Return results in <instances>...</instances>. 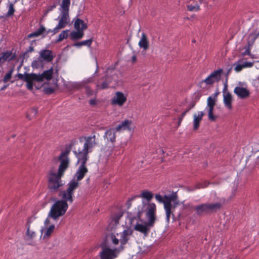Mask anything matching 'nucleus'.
<instances>
[{"label":"nucleus","instance_id":"423d86ee","mask_svg":"<svg viewBox=\"0 0 259 259\" xmlns=\"http://www.w3.org/2000/svg\"><path fill=\"white\" fill-rule=\"evenodd\" d=\"M133 233V231L130 229L124 230L122 233H120V239L116 237L118 236V233L115 232H112L106 235V240L107 241H111L114 245L118 244L119 241L120 242V250H123L124 245L128 242L129 240V236L131 235Z\"/></svg>","mask_w":259,"mask_h":259},{"label":"nucleus","instance_id":"b1692460","mask_svg":"<svg viewBox=\"0 0 259 259\" xmlns=\"http://www.w3.org/2000/svg\"><path fill=\"white\" fill-rule=\"evenodd\" d=\"M61 196L62 198V200H60V201H65L66 202H69V203H72L73 201V193H71L66 190L65 191H63L61 192Z\"/></svg>","mask_w":259,"mask_h":259},{"label":"nucleus","instance_id":"7c9ffc66","mask_svg":"<svg viewBox=\"0 0 259 259\" xmlns=\"http://www.w3.org/2000/svg\"><path fill=\"white\" fill-rule=\"evenodd\" d=\"M93 42V39L90 38L88 40H83L80 42H76L74 44V46L77 47H80L82 46H86L88 47H90Z\"/></svg>","mask_w":259,"mask_h":259},{"label":"nucleus","instance_id":"c85d7f7f","mask_svg":"<svg viewBox=\"0 0 259 259\" xmlns=\"http://www.w3.org/2000/svg\"><path fill=\"white\" fill-rule=\"evenodd\" d=\"M203 1V0H198L199 4L197 2L195 4L189 3L187 6L188 10L189 11H198L200 10L199 4H201Z\"/></svg>","mask_w":259,"mask_h":259},{"label":"nucleus","instance_id":"473e14b6","mask_svg":"<svg viewBox=\"0 0 259 259\" xmlns=\"http://www.w3.org/2000/svg\"><path fill=\"white\" fill-rule=\"evenodd\" d=\"M11 52H6L2 53V55L0 57V64L4 63L7 60L9 59V58L12 56Z\"/></svg>","mask_w":259,"mask_h":259},{"label":"nucleus","instance_id":"de8ad7c7","mask_svg":"<svg viewBox=\"0 0 259 259\" xmlns=\"http://www.w3.org/2000/svg\"><path fill=\"white\" fill-rule=\"evenodd\" d=\"M45 93L47 94H51L54 93V89L51 87L46 88L45 89Z\"/></svg>","mask_w":259,"mask_h":259},{"label":"nucleus","instance_id":"864d4df0","mask_svg":"<svg viewBox=\"0 0 259 259\" xmlns=\"http://www.w3.org/2000/svg\"><path fill=\"white\" fill-rule=\"evenodd\" d=\"M245 51L243 53V55H249L250 54V50L251 49L247 48V47H245Z\"/></svg>","mask_w":259,"mask_h":259},{"label":"nucleus","instance_id":"0eeeda50","mask_svg":"<svg viewBox=\"0 0 259 259\" xmlns=\"http://www.w3.org/2000/svg\"><path fill=\"white\" fill-rule=\"evenodd\" d=\"M74 26L76 31H73L70 33L71 39L76 40L82 38L84 35L83 31L88 28L87 23L82 20L77 18L75 20Z\"/></svg>","mask_w":259,"mask_h":259},{"label":"nucleus","instance_id":"f8f14e48","mask_svg":"<svg viewBox=\"0 0 259 259\" xmlns=\"http://www.w3.org/2000/svg\"><path fill=\"white\" fill-rule=\"evenodd\" d=\"M227 84L226 83L224 85L223 89V102L225 106L229 109H231L232 102V96L231 94L227 91Z\"/></svg>","mask_w":259,"mask_h":259},{"label":"nucleus","instance_id":"e433bc0d","mask_svg":"<svg viewBox=\"0 0 259 259\" xmlns=\"http://www.w3.org/2000/svg\"><path fill=\"white\" fill-rule=\"evenodd\" d=\"M141 196L143 198L146 199L147 200L150 201L153 198V194L151 192H149L148 191H143L141 193Z\"/></svg>","mask_w":259,"mask_h":259},{"label":"nucleus","instance_id":"9b49d317","mask_svg":"<svg viewBox=\"0 0 259 259\" xmlns=\"http://www.w3.org/2000/svg\"><path fill=\"white\" fill-rule=\"evenodd\" d=\"M126 100V96L123 93L117 92L111 100V104L121 107L125 104Z\"/></svg>","mask_w":259,"mask_h":259},{"label":"nucleus","instance_id":"a211bd4d","mask_svg":"<svg viewBox=\"0 0 259 259\" xmlns=\"http://www.w3.org/2000/svg\"><path fill=\"white\" fill-rule=\"evenodd\" d=\"M138 45L139 47L144 51H146L149 49L150 45L149 41L147 35L145 33H142Z\"/></svg>","mask_w":259,"mask_h":259},{"label":"nucleus","instance_id":"9d476101","mask_svg":"<svg viewBox=\"0 0 259 259\" xmlns=\"http://www.w3.org/2000/svg\"><path fill=\"white\" fill-rule=\"evenodd\" d=\"M73 152L77 159V163H79L80 164L85 165L89 158L88 154L90 152L84 150V148L82 149H78L77 151L74 150Z\"/></svg>","mask_w":259,"mask_h":259},{"label":"nucleus","instance_id":"c756f323","mask_svg":"<svg viewBox=\"0 0 259 259\" xmlns=\"http://www.w3.org/2000/svg\"><path fill=\"white\" fill-rule=\"evenodd\" d=\"M45 31V27L43 25H41L40 27L37 30L29 34L28 35V37L31 38L34 37H38L41 35L43 33H44Z\"/></svg>","mask_w":259,"mask_h":259},{"label":"nucleus","instance_id":"393cba45","mask_svg":"<svg viewBox=\"0 0 259 259\" xmlns=\"http://www.w3.org/2000/svg\"><path fill=\"white\" fill-rule=\"evenodd\" d=\"M131 124V121L128 120H125L124 121H122L121 123L117 125L115 130L116 131V132L125 130H130V127Z\"/></svg>","mask_w":259,"mask_h":259},{"label":"nucleus","instance_id":"09e8293b","mask_svg":"<svg viewBox=\"0 0 259 259\" xmlns=\"http://www.w3.org/2000/svg\"><path fill=\"white\" fill-rule=\"evenodd\" d=\"M191 107L190 108H188V109H187L184 112H183L182 114L181 115V116L179 117V119H180V120H182L183 119V118L185 117V116L186 115V114H187V113L188 112H189L190 111V110L191 109Z\"/></svg>","mask_w":259,"mask_h":259},{"label":"nucleus","instance_id":"f257e3e1","mask_svg":"<svg viewBox=\"0 0 259 259\" xmlns=\"http://www.w3.org/2000/svg\"><path fill=\"white\" fill-rule=\"evenodd\" d=\"M73 144L74 143L71 142L64 151L61 152L57 157V160L60 163L57 173L50 171L49 174L48 187L52 191H57L62 186L61 178L69 168L70 163L69 155Z\"/></svg>","mask_w":259,"mask_h":259},{"label":"nucleus","instance_id":"1a4fd4ad","mask_svg":"<svg viewBox=\"0 0 259 259\" xmlns=\"http://www.w3.org/2000/svg\"><path fill=\"white\" fill-rule=\"evenodd\" d=\"M223 73V69L220 68L217 70H214L205 79L203 80L201 83L204 82L207 85H211L215 82H219L221 80Z\"/></svg>","mask_w":259,"mask_h":259},{"label":"nucleus","instance_id":"f03ea898","mask_svg":"<svg viewBox=\"0 0 259 259\" xmlns=\"http://www.w3.org/2000/svg\"><path fill=\"white\" fill-rule=\"evenodd\" d=\"M156 205L153 203H149L147 206L145 213L148 222L145 225L137 224L134 227L135 230L145 234H147L149 231V228L154 226L156 220Z\"/></svg>","mask_w":259,"mask_h":259},{"label":"nucleus","instance_id":"aec40b11","mask_svg":"<svg viewBox=\"0 0 259 259\" xmlns=\"http://www.w3.org/2000/svg\"><path fill=\"white\" fill-rule=\"evenodd\" d=\"M171 202L169 201V199L166 200L165 204L164 205V208L166 214V220L167 223L169 222L170 215L172 214V216H174L172 214V209H175V207L172 206Z\"/></svg>","mask_w":259,"mask_h":259},{"label":"nucleus","instance_id":"4d7b16f0","mask_svg":"<svg viewBox=\"0 0 259 259\" xmlns=\"http://www.w3.org/2000/svg\"><path fill=\"white\" fill-rule=\"evenodd\" d=\"M252 34H253V36L255 37L256 39L258 37H259V31L256 33H252Z\"/></svg>","mask_w":259,"mask_h":259},{"label":"nucleus","instance_id":"bb28decb","mask_svg":"<svg viewBox=\"0 0 259 259\" xmlns=\"http://www.w3.org/2000/svg\"><path fill=\"white\" fill-rule=\"evenodd\" d=\"M53 69L51 68L49 70H46L42 72V74H39L40 76L41 77L42 81L44 79L47 80H50L53 77Z\"/></svg>","mask_w":259,"mask_h":259},{"label":"nucleus","instance_id":"6e6d98bb","mask_svg":"<svg viewBox=\"0 0 259 259\" xmlns=\"http://www.w3.org/2000/svg\"><path fill=\"white\" fill-rule=\"evenodd\" d=\"M90 104L92 106H94L96 104V101L95 99H92L90 100Z\"/></svg>","mask_w":259,"mask_h":259},{"label":"nucleus","instance_id":"ddd939ff","mask_svg":"<svg viewBox=\"0 0 259 259\" xmlns=\"http://www.w3.org/2000/svg\"><path fill=\"white\" fill-rule=\"evenodd\" d=\"M85 142L83 145V148L89 152L92 151V149L96 145V135L84 137Z\"/></svg>","mask_w":259,"mask_h":259},{"label":"nucleus","instance_id":"20e7f679","mask_svg":"<svg viewBox=\"0 0 259 259\" xmlns=\"http://www.w3.org/2000/svg\"><path fill=\"white\" fill-rule=\"evenodd\" d=\"M71 0H62L59 8L60 14L58 16V28H64L70 22L69 15Z\"/></svg>","mask_w":259,"mask_h":259},{"label":"nucleus","instance_id":"a878e982","mask_svg":"<svg viewBox=\"0 0 259 259\" xmlns=\"http://www.w3.org/2000/svg\"><path fill=\"white\" fill-rule=\"evenodd\" d=\"M26 226V240L33 239L36 236V232L34 230L31 229L30 223H27Z\"/></svg>","mask_w":259,"mask_h":259},{"label":"nucleus","instance_id":"dca6fc26","mask_svg":"<svg viewBox=\"0 0 259 259\" xmlns=\"http://www.w3.org/2000/svg\"><path fill=\"white\" fill-rule=\"evenodd\" d=\"M155 198L158 202L162 203L165 205L166 200H168L169 199V201H176L177 199V195L176 193H172L171 195H165L162 197L160 194H156Z\"/></svg>","mask_w":259,"mask_h":259},{"label":"nucleus","instance_id":"39448f33","mask_svg":"<svg viewBox=\"0 0 259 259\" xmlns=\"http://www.w3.org/2000/svg\"><path fill=\"white\" fill-rule=\"evenodd\" d=\"M221 202L204 203L194 206L193 209L198 216H204L217 212L222 207Z\"/></svg>","mask_w":259,"mask_h":259},{"label":"nucleus","instance_id":"680f3d73","mask_svg":"<svg viewBox=\"0 0 259 259\" xmlns=\"http://www.w3.org/2000/svg\"><path fill=\"white\" fill-rule=\"evenodd\" d=\"M34 49H33V48L32 47H29V51L30 52H32L33 51Z\"/></svg>","mask_w":259,"mask_h":259},{"label":"nucleus","instance_id":"7ed1b4c3","mask_svg":"<svg viewBox=\"0 0 259 259\" xmlns=\"http://www.w3.org/2000/svg\"><path fill=\"white\" fill-rule=\"evenodd\" d=\"M68 205L65 201H56L52 206L48 213V217L45 221V225L47 226L50 222V218L56 220L63 216L66 212Z\"/></svg>","mask_w":259,"mask_h":259},{"label":"nucleus","instance_id":"4be33fe9","mask_svg":"<svg viewBox=\"0 0 259 259\" xmlns=\"http://www.w3.org/2000/svg\"><path fill=\"white\" fill-rule=\"evenodd\" d=\"M204 113L203 111H199L198 114H194L193 115V128L194 130H197L200 125V122L201 121Z\"/></svg>","mask_w":259,"mask_h":259},{"label":"nucleus","instance_id":"338daca9","mask_svg":"<svg viewBox=\"0 0 259 259\" xmlns=\"http://www.w3.org/2000/svg\"><path fill=\"white\" fill-rule=\"evenodd\" d=\"M79 26L80 27H82V24H79Z\"/></svg>","mask_w":259,"mask_h":259},{"label":"nucleus","instance_id":"052dcab7","mask_svg":"<svg viewBox=\"0 0 259 259\" xmlns=\"http://www.w3.org/2000/svg\"><path fill=\"white\" fill-rule=\"evenodd\" d=\"M7 87V85H5L4 86H3L2 88H1V91H3L4 90H5Z\"/></svg>","mask_w":259,"mask_h":259},{"label":"nucleus","instance_id":"5701e85b","mask_svg":"<svg viewBox=\"0 0 259 259\" xmlns=\"http://www.w3.org/2000/svg\"><path fill=\"white\" fill-rule=\"evenodd\" d=\"M40 57L45 61L50 62L54 58L52 52L49 50H44L40 52Z\"/></svg>","mask_w":259,"mask_h":259},{"label":"nucleus","instance_id":"69168bd1","mask_svg":"<svg viewBox=\"0 0 259 259\" xmlns=\"http://www.w3.org/2000/svg\"><path fill=\"white\" fill-rule=\"evenodd\" d=\"M230 71H231V68L228 70V74H229V72H230Z\"/></svg>","mask_w":259,"mask_h":259},{"label":"nucleus","instance_id":"6e6552de","mask_svg":"<svg viewBox=\"0 0 259 259\" xmlns=\"http://www.w3.org/2000/svg\"><path fill=\"white\" fill-rule=\"evenodd\" d=\"M102 251L100 253L101 259H114L117 256L116 252L118 251L117 248L111 249L106 246V242H103L101 244Z\"/></svg>","mask_w":259,"mask_h":259},{"label":"nucleus","instance_id":"c03bdc74","mask_svg":"<svg viewBox=\"0 0 259 259\" xmlns=\"http://www.w3.org/2000/svg\"><path fill=\"white\" fill-rule=\"evenodd\" d=\"M15 12V9L14 7V5L12 4H10L9 6V10L7 14V16L10 17L13 15Z\"/></svg>","mask_w":259,"mask_h":259},{"label":"nucleus","instance_id":"49530a36","mask_svg":"<svg viewBox=\"0 0 259 259\" xmlns=\"http://www.w3.org/2000/svg\"><path fill=\"white\" fill-rule=\"evenodd\" d=\"M85 93L88 96H91L93 95L94 91L92 90L89 86H86L85 87Z\"/></svg>","mask_w":259,"mask_h":259},{"label":"nucleus","instance_id":"58836bf2","mask_svg":"<svg viewBox=\"0 0 259 259\" xmlns=\"http://www.w3.org/2000/svg\"><path fill=\"white\" fill-rule=\"evenodd\" d=\"M209 184V183L206 181L199 182L195 186L194 189H199L206 188Z\"/></svg>","mask_w":259,"mask_h":259},{"label":"nucleus","instance_id":"c9c22d12","mask_svg":"<svg viewBox=\"0 0 259 259\" xmlns=\"http://www.w3.org/2000/svg\"><path fill=\"white\" fill-rule=\"evenodd\" d=\"M255 39V37L253 36V34H250L247 40V45L246 47L251 49Z\"/></svg>","mask_w":259,"mask_h":259},{"label":"nucleus","instance_id":"ea45409f","mask_svg":"<svg viewBox=\"0 0 259 259\" xmlns=\"http://www.w3.org/2000/svg\"><path fill=\"white\" fill-rule=\"evenodd\" d=\"M215 105V100L214 98L209 97L207 99V106L206 107H214Z\"/></svg>","mask_w":259,"mask_h":259},{"label":"nucleus","instance_id":"5fc2aeb1","mask_svg":"<svg viewBox=\"0 0 259 259\" xmlns=\"http://www.w3.org/2000/svg\"><path fill=\"white\" fill-rule=\"evenodd\" d=\"M39 62L38 61H34L32 63V66L33 67L37 68L39 66Z\"/></svg>","mask_w":259,"mask_h":259},{"label":"nucleus","instance_id":"4c0bfd02","mask_svg":"<svg viewBox=\"0 0 259 259\" xmlns=\"http://www.w3.org/2000/svg\"><path fill=\"white\" fill-rule=\"evenodd\" d=\"M142 212L140 211L139 206L138 207L137 210H136V214L132 215L131 213L130 214V217L131 219L133 221L134 220H139L140 219L141 217Z\"/></svg>","mask_w":259,"mask_h":259},{"label":"nucleus","instance_id":"79ce46f5","mask_svg":"<svg viewBox=\"0 0 259 259\" xmlns=\"http://www.w3.org/2000/svg\"><path fill=\"white\" fill-rule=\"evenodd\" d=\"M122 216V214L120 212L116 213L114 215L112 218V222H114L115 225H117L119 223V220Z\"/></svg>","mask_w":259,"mask_h":259},{"label":"nucleus","instance_id":"13d9d810","mask_svg":"<svg viewBox=\"0 0 259 259\" xmlns=\"http://www.w3.org/2000/svg\"><path fill=\"white\" fill-rule=\"evenodd\" d=\"M18 77L19 78L22 79H24V76H23V75L20 73L18 74Z\"/></svg>","mask_w":259,"mask_h":259},{"label":"nucleus","instance_id":"603ef678","mask_svg":"<svg viewBox=\"0 0 259 259\" xmlns=\"http://www.w3.org/2000/svg\"><path fill=\"white\" fill-rule=\"evenodd\" d=\"M243 65L244 68L247 67H251L253 65V63L252 62H245L244 63H243Z\"/></svg>","mask_w":259,"mask_h":259},{"label":"nucleus","instance_id":"72a5a7b5","mask_svg":"<svg viewBox=\"0 0 259 259\" xmlns=\"http://www.w3.org/2000/svg\"><path fill=\"white\" fill-rule=\"evenodd\" d=\"M69 32V30L66 29L63 30L58 36V38L56 40L57 42H59L62 41L63 39H66L68 36V33Z\"/></svg>","mask_w":259,"mask_h":259},{"label":"nucleus","instance_id":"e2e57ef3","mask_svg":"<svg viewBox=\"0 0 259 259\" xmlns=\"http://www.w3.org/2000/svg\"><path fill=\"white\" fill-rule=\"evenodd\" d=\"M182 121V120H180V119H179L178 126H180L181 125Z\"/></svg>","mask_w":259,"mask_h":259},{"label":"nucleus","instance_id":"f3484780","mask_svg":"<svg viewBox=\"0 0 259 259\" xmlns=\"http://www.w3.org/2000/svg\"><path fill=\"white\" fill-rule=\"evenodd\" d=\"M113 78L114 77H109L108 75H105L97 84V89L98 90H104L108 88L109 83Z\"/></svg>","mask_w":259,"mask_h":259},{"label":"nucleus","instance_id":"2f4dec72","mask_svg":"<svg viewBox=\"0 0 259 259\" xmlns=\"http://www.w3.org/2000/svg\"><path fill=\"white\" fill-rule=\"evenodd\" d=\"M37 112L36 108H31L28 110L26 117L28 119L31 120L36 117Z\"/></svg>","mask_w":259,"mask_h":259},{"label":"nucleus","instance_id":"412c9836","mask_svg":"<svg viewBox=\"0 0 259 259\" xmlns=\"http://www.w3.org/2000/svg\"><path fill=\"white\" fill-rule=\"evenodd\" d=\"M24 80L32 82L34 81L42 82L41 77L40 76L39 74L35 73H26L24 75Z\"/></svg>","mask_w":259,"mask_h":259},{"label":"nucleus","instance_id":"0e129e2a","mask_svg":"<svg viewBox=\"0 0 259 259\" xmlns=\"http://www.w3.org/2000/svg\"><path fill=\"white\" fill-rule=\"evenodd\" d=\"M218 94H219V93H215V97H217V96H218Z\"/></svg>","mask_w":259,"mask_h":259},{"label":"nucleus","instance_id":"8fccbe9b","mask_svg":"<svg viewBox=\"0 0 259 259\" xmlns=\"http://www.w3.org/2000/svg\"><path fill=\"white\" fill-rule=\"evenodd\" d=\"M27 83V88L28 90H30V91H31L33 90V82H29L28 81H25Z\"/></svg>","mask_w":259,"mask_h":259},{"label":"nucleus","instance_id":"f704fd0d","mask_svg":"<svg viewBox=\"0 0 259 259\" xmlns=\"http://www.w3.org/2000/svg\"><path fill=\"white\" fill-rule=\"evenodd\" d=\"M206 109H207L208 117L209 120L211 121H215L217 118V116L214 115L213 114L214 107H206Z\"/></svg>","mask_w":259,"mask_h":259},{"label":"nucleus","instance_id":"4468645a","mask_svg":"<svg viewBox=\"0 0 259 259\" xmlns=\"http://www.w3.org/2000/svg\"><path fill=\"white\" fill-rule=\"evenodd\" d=\"M234 93L239 98L242 99H246L250 95L249 91L242 87H236L234 90Z\"/></svg>","mask_w":259,"mask_h":259},{"label":"nucleus","instance_id":"a18cd8bd","mask_svg":"<svg viewBox=\"0 0 259 259\" xmlns=\"http://www.w3.org/2000/svg\"><path fill=\"white\" fill-rule=\"evenodd\" d=\"M235 67L234 68V70L236 72H238L241 71L243 68H244L243 64L240 63V61H238V63L235 64Z\"/></svg>","mask_w":259,"mask_h":259},{"label":"nucleus","instance_id":"3c124183","mask_svg":"<svg viewBox=\"0 0 259 259\" xmlns=\"http://www.w3.org/2000/svg\"><path fill=\"white\" fill-rule=\"evenodd\" d=\"M58 27V25L56 26V27H55L53 29H49L48 30V33H50V32H52L53 33V34H56L57 33V32H59V30L60 29H61L62 28H58L56 29L57 27Z\"/></svg>","mask_w":259,"mask_h":259},{"label":"nucleus","instance_id":"cd10ccee","mask_svg":"<svg viewBox=\"0 0 259 259\" xmlns=\"http://www.w3.org/2000/svg\"><path fill=\"white\" fill-rule=\"evenodd\" d=\"M79 183L76 180H71L68 184V188L66 190L74 194V191L78 188Z\"/></svg>","mask_w":259,"mask_h":259},{"label":"nucleus","instance_id":"6ab92c4d","mask_svg":"<svg viewBox=\"0 0 259 259\" xmlns=\"http://www.w3.org/2000/svg\"><path fill=\"white\" fill-rule=\"evenodd\" d=\"M116 131L114 128H110L108 130L104 135V139H106L108 141L114 143L116 141Z\"/></svg>","mask_w":259,"mask_h":259},{"label":"nucleus","instance_id":"bf43d9fd","mask_svg":"<svg viewBox=\"0 0 259 259\" xmlns=\"http://www.w3.org/2000/svg\"><path fill=\"white\" fill-rule=\"evenodd\" d=\"M136 61V56H133L132 57V61L134 62Z\"/></svg>","mask_w":259,"mask_h":259},{"label":"nucleus","instance_id":"2eb2a0df","mask_svg":"<svg viewBox=\"0 0 259 259\" xmlns=\"http://www.w3.org/2000/svg\"><path fill=\"white\" fill-rule=\"evenodd\" d=\"M88 172V168L86 165L80 164L75 174L76 180L78 182L82 180Z\"/></svg>","mask_w":259,"mask_h":259},{"label":"nucleus","instance_id":"37998d69","mask_svg":"<svg viewBox=\"0 0 259 259\" xmlns=\"http://www.w3.org/2000/svg\"><path fill=\"white\" fill-rule=\"evenodd\" d=\"M12 73H13V70H11L9 71L5 74V76H4L3 79V81L4 82L6 83L8 81H9V80L12 77Z\"/></svg>","mask_w":259,"mask_h":259},{"label":"nucleus","instance_id":"a19ab883","mask_svg":"<svg viewBox=\"0 0 259 259\" xmlns=\"http://www.w3.org/2000/svg\"><path fill=\"white\" fill-rule=\"evenodd\" d=\"M55 229V225H50L47 229L46 232L45 233V237H49L51 234L53 232Z\"/></svg>","mask_w":259,"mask_h":259}]
</instances>
